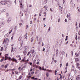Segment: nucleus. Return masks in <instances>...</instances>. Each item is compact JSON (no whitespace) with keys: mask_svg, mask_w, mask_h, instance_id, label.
Masks as SVG:
<instances>
[{"mask_svg":"<svg viewBox=\"0 0 80 80\" xmlns=\"http://www.w3.org/2000/svg\"><path fill=\"white\" fill-rule=\"evenodd\" d=\"M42 51L43 52V51H45V48H43V50H42Z\"/></svg>","mask_w":80,"mask_h":80,"instance_id":"nucleus-52","label":"nucleus"},{"mask_svg":"<svg viewBox=\"0 0 80 80\" xmlns=\"http://www.w3.org/2000/svg\"><path fill=\"white\" fill-rule=\"evenodd\" d=\"M68 41L65 44L67 45V44H68Z\"/></svg>","mask_w":80,"mask_h":80,"instance_id":"nucleus-42","label":"nucleus"},{"mask_svg":"<svg viewBox=\"0 0 80 80\" xmlns=\"http://www.w3.org/2000/svg\"><path fill=\"white\" fill-rule=\"evenodd\" d=\"M42 10L41 9L40 11V13H42Z\"/></svg>","mask_w":80,"mask_h":80,"instance_id":"nucleus-34","label":"nucleus"},{"mask_svg":"<svg viewBox=\"0 0 80 80\" xmlns=\"http://www.w3.org/2000/svg\"><path fill=\"white\" fill-rule=\"evenodd\" d=\"M37 65H38V64H39V62H37Z\"/></svg>","mask_w":80,"mask_h":80,"instance_id":"nucleus-46","label":"nucleus"},{"mask_svg":"<svg viewBox=\"0 0 80 80\" xmlns=\"http://www.w3.org/2000/svg\"><path fill=\"white\" fill-rule=\"evenodd\" d=\"M45 7H46V6H44L43 7V8H45L46 9V10H47V8H48V7H46L45 8Z\"/></svg>","mask_w":80,"mask_h":80,"instance_id":"nucleus-33","label":"nucleus"},{"mask_svg":"<svg viewBox=\"0 0 80 80\" xmlns=\"http://www.w3.org/2000/svg\"><path fill=\"white\" fill-rule=\"evenodd\" d=\"M77 68H80V64L78 63H77Z\"/></svg>","mask_w":80,"mask_h":80,"instance_id":"nucleus-3","label":"nucleus"},{"mask_svg":"<svg viewBox=\"0 0 80 80\" xmlns=\"http://www.w3.org/2000/svg\"><path fill=\"white\" fill-rule=\"evenodd\" d=\"M62 63H61L60 65V67H62Z\"/></svg>","mask_w":80,"mask_h":80,"instance_id":"nucleus-49","label":"nucleus"},{"mask_svg":"<svg viewBox=\"0 0 80 80\" xmlns=\"http://www.w3.org/2000/svg\"><path fill=\"white\" fill-rule=\"evenodd\" d=\"M75 62H78L79 61V59L78 58H76L75 59Z\"/></svg>","mask_w":80,"mask_h":80,"instance_id":"nucleus-8","label":"nucleus"},{"mask_svg":"<svg viewBox=\"0 0 80 80\" xmlns=\"http://www.w3.org/2000/svg\"><path fill=\"white\" fill-rule=\"evenodd\" d=\"M28 27V25H27L26 26V29H27V28Z\"/></svg>","mask_w":80,"mask_h":80,"instance_id":"nucleus-39","label":"nucleus"},{"mask_svg":"<svg viewBox=\"0 0 80 80\" xmlns=\"http://www.w3.org/2000/svg\"><path fill=\"white\" fill-rule=\"evenodd\" d=\"M30 52H29L28 53V54H27V56H28V55H29V54H30Z\"/></svg>","mask_w":80,"mask_h":80,"instance_id":"nucleus-29","label":"nucleus"},{"mask_svg":"<svg viewBox=\"0 0 80 80\" xmlns=\"http://www.w3.org/2000/svg\"><path fill=\"white\" fill-rule=\"evenodd\" d=\"M36 68H38V66H36Z\"/></svg>","mask_w":80,"mask_h":80,"instance_id":"nucleus-50","label":"nucleus"},{"mask_svg":"<svg viewBox=\"0 0 80 80\" xmlns=\"http://www.w3.org/2000/svg\"><path fill=\"white\" fill-rule=\"evenodd\" d=\"M48 73H46V76H47V77H48Z\"/></svg>","mask_w":80,"mask_h":80,"instance_id":"nucleus-17","label":"nucleus"},{"mask_svg":"<svg viewBox=\"0 0 80 80\" xmlns=\"http://www.w3.org/2000/svg\"><path fill=\"white\" fill-rule=\"evenodd\" d=\"M46 13H47V12H45L44 13V14H45L44 16H46Z\"/></svg>","mask_w":80,"mask_h":80,"instance_id":"nucleus-38","label":"nucleus"},{"mask_svg":"<svg viewBox=\"0 0 80 80\" xmlns=\"http://www.w3.org/2000/svg\"><path fill=\"white\" fill-rule=\"evenodd\" d=\"M58 51L57 50L56 51V54H58Z\"/></svg>","mask_w":80,"mask_h":80,"instance_id":"nucleus-35","label":"nucleus"},{"mask_svg":"<svg viewBox=\"0 0 80 80\" xmlns=\"http://www.w3.org/2000/svg\"><path fill=\"white\" fill-rule=\"evenodd\" d=\"M39 69L40 70H42V67L40 66L39 67Z\"/></svg>","mask_w":80,"mask_h":80,"instance_id":"nucleus-19","label":"nucleus"},{"mask_svg":"<svg viewBox=\"0 0 80 80\" xmlns=\"http://www.w3.org/2000/svg\"><path fill=\"white\" fill-rule=\"evenodd\" d=\"M13 52H16V49H14Z\"/></svg>","mask_w":80,"mask_h":80,"instance_id":"nucleus-31","label":"nucleus"},{"mask_svg":"<svg viewBox=\"0 0 80 80\" xmlns=\"http://www.w3.org/2000/svg\"><path fill=\"white\" fill-rule=\"evenodd\" d=\"M8 57V54H5V58H6V59H7V60H8V59H9V57Z\"/></svg>","mask_w":80,"mask_h":80,"instance_id":"nucleus-4","label":"nucleus"},{"mask_svg":"<svg viewBox=\"0 0 80 80\" xmlns=\"http://www.w3.org/2000/svg\"><path fill=\"white\" fill-rule=\"evenodd\" d=\"M20 7H21V8H22V6H23V5H22V2L20 3Z\"/></svg>","mask_w":80,"mask_h":80,"instance_id":"nucleus-7","label":"nucleus"},{"mask_svg":"<svg viewBox=\"0 0 80 80\" xmlns=\"http://www.w3.org/2000/svg\"><path fill=\"white\" fill-rule=\"evenodd\" d=\"M19 49H20V50H22V47H20Z\"/></svg>","mask_w":80,"mask_h":80,"instance_id":"nucleus-36","label":"nucleus"},{"mask_svg":"<svg viewBox=\"0 0 80 80\" xmlns=\"http://www.w3.org/2000/svg\"><path fill=\"white\" fill-rule=\"evenodd\" d=\"M59 9L60 10H61V9H62V7H61V6H59Z\"/></svg>","mask_w":80,"mask_h":80,"instance_id":"nucleus-28","label":"nucleus"},{"mask_svg":"<svg viewBox=\"0 0 80 80\" xmlns=\"http://www.w3.org/2000/svg\"><path fill=\"white\" fill-rule=\"evenodd\" d=\"M55 75H57V70H55Z\"/></svg>","mask_w":80,"mask_h":80,"instance_id":"nucleus-16","label":"nucleus"},{"mask_svg":"<svg viewBox=\"0 0 80 80\" xmlns=\"http://www.w3.org/2000/svg\"><path fill=\"white\" fill-rule=\"evenodd\" d=\"M76 40H77V39H78V38H77V36L76 35Z\"/></svg>","mask_w":80,"mask_h":80,"instance_id":"nucleus-22","label":"nucleus"},{"mask_svg":"<svg viewBox=\"0 0 80 80\" xmlns=\"http://www.w3.org/2000/svg\"><path fill=\"white\" fill-rule=\"evenodd\" d=\"M36 66H37L36 65H34L33 67H36Z\"/></svg>","mask_w":80,"mask_h":80,"instance_id":"nucleus-63","label":"nucleus"},{"mask_svg":"<svg viewBox=\"0 0 80 80\" xmlns=\"http://www.w3.org/2000/svg\"><path fill=\"white\" fill-rule=\"evenodd\" d=\"M27 46H24V48H25V49H27Z\"/></svg>","mask_w":80,"mask_h":80,"instance_id":"nucleus-30","label":"nucleus"},{"mask_svg":"<svg viewBox=\"0 0 80 80\" xmlns=\"http://www.w3.org/2000/svg\"><path fill=\"white\" fill-rule=\"evenodd\" d=\"M52 60H54V57H52Z\"/></svg>","mask_w":80,"mask_h":80,"instance_id":"nucleus-62","label":"nucleus"},{"mask_svg":"<svg viewBox=\"0 0 80 80\" xmlns=\"http://www.w3.org/2000/svg\"><path fill=\"white\" fill-rule=\"evenodd\" d=\"M76 80H80V75H79L76 78Z\"/></svg>","mask_w":80,"mask_h":80,"instance_id":"nucleus-2","label":"nucleus"},{"mask_svg":"<svg viewBox=\"0 0 80 80\" xmlns=\"http://www.w3.org/2000/svg\"><path fill=\"white\" fill-rule=\"evenodd\" d=\"M32 79H33L34 80L35 79V76L32 77Z\"/></svg>","mask_w":80,"mask_h":80,"instance_id":"nucleus-23","label":"nucleus"},{"mask_svg":"<svg viewBox=\"0 0 80 80\" xmlns=\"http://www.w3.org/2000/svg\"><path fill=\"white\" fill-rule=\"evenodd\" d=\"M21 58H19L18 60H21Z\"/></svg>","mask_w":80,"mask_h":80,"instance_id":"nucleus-55","label":"nucleus"},{"mask_svg":"<svg viewBox=\"0 0 80 80\" xmlns=\"http://www.w3.org/2000/svg\"><path fill=\"white\" fill-rule=\"evenodd\" d=\"M11 18H8L7 21L8 23H9V22H10V21H11Z\"/></svg>","mask_w":80,"mask_h":80,"instance_id":"nucleus-5","label":"nucleus"},{"mask_svg":"<svg viewBox=\"0 0 80 80\" xmlns=\"http://www.w3.org/2000/svg\"><path fill=\"white\" fill-rule=\"evenodd\" d=\"M38 78H34V80H38Z\"/></svg>","mask_w":80,"mask_h":80,"instance_id":"nucleus-60","label":"nucleus"},{"mask_svg":"<svg viewBox=\"0 0 80 80\" xmlns=\"http://www.w3.org/2000/svg\"><path fill=\"white\" fill-rule=\"evenodd\" d=\"M42 70H45V68H44V67L43 66L42 68Z\"/></svg>","mask_w":80,"mask_h":80,"instance_id":"nucleus-21","label":"nucleus"},{"mask_svg":"<svg viewBox=\"0 0 80 80\" xmlns=\"http://www.w3.org/2000/svg\"><path fill=\"white\" fill-rule=\"evenodd\" d=\"M14 30H16H16H17V28H16V27H15L14 28Z\"/></svg>","mask_w":80,"mask_h":80,"instance_id":"nucleus-44","label":"nucleus"},{"mask_svg":"<svg viewBox=\"0 0 80 80\" xmlns=\"http://www.w3.org/2000/svg\"><path fill=\"white\" fill-rule=\"evenodd\" d=\"M27 33H26V34L24 36V37H25V38H27Z\"/></svg>","mask_w":80,"mask_h":80,"instance_id":"nucleus-15","label":"nucleus"},{"mask_svg":"<svg viewBox=\"0 0 80 80\" xmlns=\"http://www.w3.org/2000/svg\"><path fill=\"white\" fill-rule=\"evenodd\" d=\"M7 42H8V41H5V39H4V41H3V44H4L5 43H7Z\"/></svg>","mask_w":80,"mask_h":80,"instance_id":"nucleus-6","label":"nucleus"},{"mask_svg":"<svg viewBox=\"0 0 80 80\" xmlns=\"http://www.w3.org/2000/svg\"><path fill=\"white\" fill-rule=\"evenodd\" d=\"M78 34L79 35H80V31H79Z\"/></svg>","mask_w":80,"mask_h":80,"instance_id":"nucleus-61","label":"nucleus"},{"mask_svg":"<svg viewBox=\"0 0 80 80\" xmlns=\"http://www.w3.org/2000/svg\"><path fill=\"white\" fill-rule=\"evenodd\" d=\"M19 78H20V79H21L22 78V76H20Z\"/></svg>","mask_w":80,"mask_h":80,"instance_id":"nucleus-59","label":"nucleus"},{"mask_svg":"<svg viewBox=\"0 0 80 80\" xmlns=\"http://www.w3.org/2000/svg\"><path fill=\"white\" fill-rule=\"evenodd\" d=\"M11 60H12V61L13 62H15V63H18L17 59H15L13 58H12L11 59Z\"/></svg>","mask_w":80,"mask_h":80,"instance_id":"nucleus-1","label":"nucleus"},{"mask_svg":"<svg viewBox=\"0 0 80 80\" xmlns=\"http://www.w3.org/2000/svg\"><path fill=\"white\" fill-rule=\"evenodd\" d=\"M31 42H32L33 41V38H32L31 39Z\"/></svg>","mask_w":80,"mask_h":80,"instance_id":"nucleus-12","label":"nucleus"},{"mask_svg":"<svg viewBox=\"0 0 80 80\" xmlns=\"http://www.w3.org/2000/svg\"><path fill=\"white\" fill-rule=\"evenodd\" d=\"M50 28H51L50 27H49V28L48 29V31H50Z\"/></svg>","mask_w":80,"mask_h":80,"instance_id":"nucleus-41","label":"nucleus"},{"mask_svg":"<svg viewBox=\"0 0 80 80\" xmlns=\"http://www.w3.org/2000/svg\"><path fill=\"white\" fill-rule=\"evenodd\" d=\"M34 73V72H31V74L33 75Z\"/></svg>","mask_w":80,"mask_h":80,"instance_id":"nucleus-32","label":"nucleus"},{"mask_svg":"<svg viewBox=\"0 0 80 80\" xmlns=\"http://www.w3.org/2000/svg\"><path fill=\"white\" fill-rule=\"evenodd\" d=\"M30 65H32V62H31L30 63Z\"/></svg>","mask_w":80,"mask_h":80,"instance_id":"nucleus-58","label":"nucleus"},{"mask_svg":"<svg viewBox=\"0 0 80 80\" xmlns=\"http://www.w3.org/2000/svg\"><path fill=\"white\" fill-rule=\"evenodd\" d=\"M70 76V74L69 73L68 74V77H69V76Z\"/></svg>","mask_w":80,"mask_h":80,"instance_id":"nucleus-56","label":"nucleus"},{"mask_svg":"<svg viewBox=\"0 0 80 80\" xmlns=\"http://www.w3.org/2000/svg\"><path fill=\"white\" fill-rule=\"evenodd\" d=\"M64 2H65V0H63V4H64Z\"/></svg>","mask_w":80,"mask_h":80,"instance_id":"nucleus-37","label":"nucleus"},{"mask_svg":"<svg viewBox=\"0 0 80 80\" xmlns=\"http://www.w3.org/2000/svg\"><path fill=\"white\" fill-rule=\"evenodd\" d=\"M68 62H67L66 63V66H67V67H68Z\"/></svg>","mask_w":80,"mask_h":80,"instance_id":"nucleus-48","label":"nucleus"},{"mask_svg":"<svg viewBox=\"0 0 80 80\" xmlns=\"http://www.w3.org/2000/svg\"><path fill=\"white\" fill-rule=\"evenodd\" d=\"M6 11V10L5 9H3L2 10V12H5Z\"/></svg>","mask_w":80,"mask_h":80,"instance_id":"nucleus-13","label":"nucleus"},{"mask_svg":"<svg viewBox=\"0 0 80 80\" xmlns=\"http://www.w3.org/2000/svg\"><path fill=\"white\" fill-rule=\"evenodd\" d=\"M12 30H11L10 31V32H9V34H10V33H12Z\"/></svg>","mask_w":80,"mask_h":80,"instance_id":"nucleus-27","label":"nucleus"},{"mask_svg":"<svg viewBox=\"0 0 80 80\" xmlns=\"http://www.w3.org/2000/svg\"><path fill=\"white\" fill-rule=\"evenodd\" d=\"M32 67L31 68V69L30 70V72H32V70H33V69H32Z\"/></svg>","mask_w":80,"mask_h":80,"instance_id":"nucleus-25","label":"nucleus"},{"mask_svg":"<svg viewBox=\"0 0 80 80\" xmlns=\"http://www.w3.org/2000/svg\"><path fill=\"white\" fill-rule=\"evenodd\" d=\"M72 7H75V4H72Z\"/></svg>","mask_w":80,"mask_h":80,"instance_id":"nucleus-20","label":"nucleus"},{"mask_svg":"<svg viewBox=\"0 0 80 80\" xmlns=\"http://www.w3.org/2000/svg\"><path fill=\"white\" fill-rule=\"evenodd\" d=\"M10 60H12V59H11V58H10V57H9L8 60H9L10 61Z\"/></svg>","mask_w":80,"mask_h":80,"instance_id":"nucleus-26","label":"nucleus"},{"mask_svg":"<svg viewBox=\"0 0 80 80\" xmlns=\"http://www.w3.org/2000/svg\"><path fill=\"white\" fill-rule=\"evenodd\" d=\"M47 1H48V0H46L44 1V2H47Z\"/></svg>","mask_w":80,"mask_h":80,"instance_id":"nucleus-64","label":"nucleus"},{"mask_svg":"<svg viewBox=\"0 0 80 80\" xmlns=\"http://www.w3.org/2000/svg\"><path fill=\"white\" fill-rule=\"evenodd\" d=\"M6 15H7V16H8V13H6Z\"/></svg>","mask_w":80,"mask_h":80,"instance_id":"nucleus-51","label":"nucleus"},{"mask_svg":"<svg viewBox=\"0 0 80 80\" xmlns=\"http://www.w3.org/2000/svg\"><path fill=\"white\" fill-rule=\"evenodd\" d=\"M21 39H22V37H19L18 39L19 41H20Z\"/></svg>","mask_w":80,"mask_h":80,"instance_id":"nucleus-10","label":"nucleus"},{"mask_svg":"<svg viewBox=\"0 0 80 80\" xmlns=\"http://www.w3.org/2000/svg\"><path fill=\"white\" fill-rule=\"evenodd\" d=\"M20 57V55H18V56L16 57H17V58H18V57Z\"/></svg>","mask_w":80,"mask_h":80,"instance_id":"nucleus-53","label":"nucleus"},{"mask_svg":"<svg viewBox=\"0 0 80 80\" xmlns=\"http://www.w3.org/2000/svg\"><path fill=\"white\" fill-rule=\"evenodd\" d=\"M3 50V47H1V51H2V50Z\"/></svg>","mask_w":80,"mask_h":80,"instance_id":"nucleus-14","label":"nucleus"},{"mask_svg":"<svg viewBox=\"0 0 80 80\" xmlns=\"http://www.w3.org/2000/svg\"><path fill=\"white\" fill-rule=\"evenodd\" d=\"M62 76H61L60 77L59 79L60 80H62Z\"/></svg>","mask_w":80,"mask_h":80,"instance_id":"nucleus-24","label":"nucleus"},{"mask_svg":"<svg viewBox=\"0 0 80 80\" xmlns=\"http://www.w3.org/2000/svg\"><path fill=\"white\" fill-rule=\"evenodd\" d=\"M2 5H5V3H2Z\"/></svg>","mask_w":80,"mask_h":80,"instance_id":"nucleus-57","label":"nucleus"},{"mask_svg":"<svg viewBox=\"0 0 80 80\" xmlns=\"http://www.w3.org/2000/svg\"><path fill=\"white\" fill-rule=\"evenodd\" d=\"M61 53L62 55H64V54H65V52L63 51H62V52H61Z\"/></svg>","mask_w":80,"mask_h":80,"instance_id":"nucleus-9","label":"nucleus"},{"mask_svg":"<svg viewBox=\"0 0 80 80\" xmlns=\"http://www.w3.org/2000/svg\"><path fill=\"white\" fill-rule=\"evenodd\" d=\"M26 51H27V50H26V49L24 50L23 51V53H25V52L26 53Z\"/></svg>","mask_w":80,"mask_h":80,"instance_id":"nucleus-18","label":"nucleus"},{"mask_svg":"<svg viewBox=\"0 0 80 80\" xmlns=\"http://www.w3.org/2000/svg\"><path fill=\"white\" fill-rule=\"evenodd\" d=\"M22 61L23 62H25V60L23 59L22 60Z\"/></svg>","mask_w":80,"mask_h":80,"instance_id":"nucleus-45","label":"nucleus"},{"mask_svg":"<svg viewBox=\"0 0 80 80\" xmlns=\"http://www.w3.org/2000/svg\"><path fill=\"white\" fill-rule=\"evenodd\" d=\"M3 59H1V60H0V62H2L3 61Z\"/></svg>","mask_w":80,"mask_h":80,"instance_id":"nucleus-40","label":"nucleus"},{"mask_svg":"<svg viewBox=\"0 0 80 80\" xmlns=\"http://www.w3.org/2000/svg\"><path fill=\"white\" fill-rule=\"evenodd\" d=\"M5 68H7V65H5Z\"/></svg>","mask_w":80,"mask_h":80,"instance_id":"nucleus-43","label":"nucleus"},{"mask_svg":"<svg viewBox=\"0 0 80 80\" xmlns=\"http://www.w3.org/2000/svg\"><path fill=\"white\" fill-rule=\"evenodd\" d=\"M33 52H32V54H33V53H34V52H35V51L34 50H33Z\"/></svg>","mask_w":80,"mask_h":80,"instance_id":"nucleus-54","label":"nucleus"},{"mask_svg":"<svg viewBox=\"0 0 80 80\" xmlns=\"http://www.w3.org/2000/svg\"><path fill=\"white\" fill-rule=\"evenodd\" d=\"M16 74H18V72H15Z\"/></svg>","mask_w":80,"mask_h":80,"instance_id":"nucleus-47","label":"nucleus"},{"mask_svg":"<svg viewBox=\"0 0 80 80\" xmlns=\"http://www.w3.org/2000/svg\"><path fill=\"white\" fill-rule=\"evenodd\" d=\"M7 2V1H1L0 2V3H2V2Z\"/></svg>","mask_w":80,"mask_h":80,"instance_id":"nucleus-11","label":"nucleus"}]
</instances>
